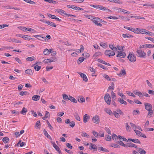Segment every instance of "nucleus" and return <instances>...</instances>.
<instances>
[{
	"instance_id": "nucleus-1",
	"label": "nucleus",
	"mask_w": 154,
	"mask_h": 154,
	"mask_svg": "<svg viewBox=\"0 0 154 154\" xmlns=\"http://www.w3.org/2000/svg\"><path fill=\"white\" fill-rule=\"evenodd\" d=\"M104 100L107 104L109 105L110 104L111 98L109 94H106L104 96Z\"/></svg>"
},
{
	"instance_id": "nucleus-2",
	"label": "nucleus",
	"mask_w": 154,
	"mask_h": 154,
	"mask_svg": "<svg viewBox=\"0 0 154 154\" xmlns=\"http://www.w3.org/2000/svg\"><path fill=\"white\" fill-rule=\"evenodd\" d=\"M136 52L137 53V56L140 57H143L146 55V53L143 51H142L140 49H137Z\"/></svg>"
},
{
	"instance_id": "nucleus-3",
	"label": "nucleus",
	"mask_w": 154,
	"mask_h": 154,
	"mask_svg": "<svg viewBox=\"0 0 154 154\" xmlns=\"http://www.w3.org/2000/svg\"><path fill=\"white\" fill-rule=\"evenodd\" d=\"M127 58L132 62H134L136 60V57L133 54H129Z\"/></svg>"
},
{
	"instance_id": "nucleus-4",
	"label": "nucleus",
	"mask_w": 154,
	"mask_h": 154,
	"mask_svg": "<svg viewBox=\"0 0 154 154\" xmlns=\"http://www.w3.org/2000/svg\"><path fill=\"white\" fill-rule=\"evenodd\" d=\"M92 121L94 123L98 124L100 122V118L98 116L95 115L92 119Z\"/></svg>"
},
{
	"instance_id": "nucleus-5",
	"label": "nucleus",
	"mask_w": 154,
	"mask_h": 154,
	"mask_svg": "<svg viewBox=\"0 0 154 154\" xmlns=\"http://www.w3.org/2000/svg\"><path fill=\"white\" fill-rule=\"evenodd\" d=\"M105 54L109 57L115 55V53L114 51L109 50L106 51Z\"/></svg>"
},
{
	"instance_id": "nucleus-6",
	"label": "nucleus",
	"mask_w": 154,
	"mask_h": 154,
	"mask_svg": "<svg viewBox=\"0 0 154 154\" xmlns=\"http://www.w3.org/2000/svg\"><path fill=\"white\" fill-rule=\"evenodd\" d=\"M77 73L80 75L81 77L83 79V80L85 82H87L88 81V79L86 75L82 72H78Z\"/></svg>"
},
{
	"instance_id": "nucleus-7",
	"label": "nucleus",
	"mask_w": 154,
	"mask_h": 154,
	"mask_svg": "<svg viewBox=\"0 0 154 154\" xmlns=\"http://www.w3.org/2000/svg\"><path fill=\"white\" fill-rule=\"evenodd\" d=\"M118 54L116 55L117 57H121L122 58H124L126 56V54L125 52H122V51H118Z\"/></svg>"
},
{
	"instance_id": "nucleus-8",
	"label": "nucleus",
	"mask_w": 154,
	"mask_h": 154,
	"mask_svg": "<svg viewBox=\"0 0 154 154\" xmlns=\"http://www.w3.org/2000/svg\"><path fill=\"white\" fill-rule=\"evenodd\" d=\"M145 109L147 110L152 109V106L151 104L148 103H145L144 104Z\"/></svg>"
},
{
	"instance_id": "nucleus-9",
	"label": "nucleus",
	"mask_w": 154,
	"mask_h": 154,
	"mask_svg": "<svg viewBox=\"0 0 154 154\" xmlns=\"http://www.w3.org/2000/svg\"><path fill=\"white\" fill-rule=\"evenodd\" d=\"M17 37H20L23 38H30V36L27 35H25L20 34H18L16 35Z\"/></svg>"
},
{
	"instance_id": "nucleus-10",
	"label": "nucleus",
	"mask_w": 154,
	"mask_h": 154,
	"mask_svg": "<svg viewBox=\"0 0 154 154\" xmlns=\"http://www.w3.org/2000/svg\"><path fill=\"white\" fill-rule=\"evenodd\" d=\"M90 116L87 114H85L83 117V122L86 123L88 122V120L89 119Z\"/></svg>"
},
{
	"instance_id": "nucleus-11",
	"label": "nucleus",
	"mask_w": 154,
	"mask_h": 154,
	"mask_svg": "<svg viewBox=\"0 0 154 154\" xmlns=\"http://www.w3.org/2000/svg\"><path fill=\"white\" fill-rule=\"evenodd\" d=\"M90 149H94V151H96L97 149V146L95 144H93L92 143H90Z\"/></svg>"
},
{
	"instance_id": "nucleus-12",
	"label": "nucleus",
	"mask_w": 154,
	"mask_h": 154,
	"mask_svg": "<svg viewBox=\"0 0 154 154\" xmlns=\"http://www.w3.org/2000/svg\"><path fill=\"white\" fill-rule=\"evenodd\" d=\"M77 100L79 102L81 103H83L85 102V98L82 96H79L77 97Z\"/></svg>"
},
{
	"instance_id": "nucleus-13",
	"label": "nucleus",
	"mask_w": 154,
	"mask_h": 154,
	"mask_svg": "<svg viewBox=\"0 0 154 154\" xmlns=\"http://www.w3.org/2000/svg\"><path fill=\"white\" fill-rule=\"evenodd\" d=\"M99 18L94 17V18H93L91 20H92L93 22H94L95 24L96 25L98 22H99Z\"/></svg>"
},
{
	"instance_id": "nucleus-14",
	"label": "nucleus",
	"mask_w": 154,
	"mask_h": 154,
	"mask_svg": "<svg viewBox=\"0 0 154 154\" xmlns=\"http://www.w3.org/2000/svg\"><path fill=\"white\" fill-rule=\"evenodd\" d=\"M128 140L131 141L133 142L134 143H138L140 144L141 143L140 142L138 139H132L131 138H128Z\"/></svg>"
},
{
	"instance_id": "nucleus-15",
	"label": "nucleus",
	"mask_w": 154,
	"mask_h": 154,
	"mask_svg": "<svg viewBox=\"0 0 154 154\" xmlns=\"http://www.w3.org/2000/svg\"><path fill=\"white\" fill-rule=\"evenodd\" d=\"M118 11L120 13L122 12L124 14H129L130 13V12L128 11L121 8H119V9Z\"/></svg>"
},
{
	"instance_id": "nucleus-16",
	"label": "nucleus",
	"mask_w": 154,
	"mask_h": 154,
	"mask_svg": "<svg viewBox=\"0 0 154 154\" xmlns=\"http://www.w3.org/2000/svg\"><path fill=\"white\" fill-rule=\"evenodd\" d=\"M126 75V71L125 69H122L119 74H118L117 75H119L120 77L125 75Z\"/></svg>"
},
{
	"instance_id": "nucleus-17",
	"label": "nucleus",
	"mask_w": 154,
	"mask_h": 154,
	"mask_svg": "<svg viewBox=\"0 0 154 154\" xmlns=\"http://www.w3.org/2000/svg\"><path fill=\"white\" fill-rule=\"evenodd\" d=\"M118 100L121 104L125 105H126L127 104V102L124 100L122 98H118Z\"/></svg>"
},
{
	"instance_id": "nucleus-18",
	"label": "nucleus",
	"mask_w": 154,
	"mask_h": 154,
	"mask_svg": "<svg viewBox=\"0 0 154 154\" xmlns=\"http://www.w3.org/2000/svg\"><path fill=\"white\" fill-rule=\"evenodd\" d=\"M69 100L75 103H77V101L76 100H75L74 98L70 95H69Z\"/></svg>"
},
{
	"instance_id": "nucleus-19",
	"label": "nucleus",
	"mask_w": 154,
	"mask_h": 154,
	"mask_svg": "<svg viewBox=\"0 0 154 154\" xmlns=\"http://www.w3.org/2000/svg\"><path fill=\"white\" fill-rule=\"evenodd\" d=\"M40 98V96L38 95H35L33 96L32 97V100L34 101H37Z\"/></svg>"
},
{
	"instance_id": "nucleus-20",
	"label": "nucleus",
	"mask_w": 154,
	"mask_h": 154,
	"mask_svg": "<svg viewBox=\"0 0 154 154\" xmlns=\"http://www.w3.org/2000/svg\"><path fill=\"white\" fill-rule=\"evenodd\" d=\"M55 11L60 14L61 15H62L63 14L64 15H65V14H66L65 11H64L62 10L61 9H57Z\"/></svg>"
},
{
	"instance_id": "nucleus-21",
	"label": "nucleus",
	"mask_w": 154,
	"mask_h": 154,
	"mask_svg": "<svg viewBox=\"0 0 154 154\" xmlns=\"http://www.w3.org/2000/svg\"><path fill=\"white\" fill-rule=\"evenodd\" d=\"M27 111V109L26 108L24 107L23 108L22 110L20 111V113L22 115H25Z\"/></svg>"
},
{
	"instance_id": "nucleus-22",
	"label": "nucleus",
	"mask_w": 154,
	"mask_h": 154,
	"mask_svg": "<svg viewBox=\"0 0 154 154\" xmlns=\"http://www.w3.org/2000/svg\"><path fill=\"white\" fill-rule=\"evenodd\" d=\"M51 143L52 144L53 147L55 149L56 151L59 150V149H60L59 147L54 142L51 141Z\"/></svg>"
},
{
	"instance_id": "nucleus-23",
	"label": "nucleus",
	"mask_w": 154,
	"mask_h": 154,
	"mask_svg": "<svg viewBox=\"0 0 154 154\" xmlns=\"http://www.w3.org/2000/svg\"><path fill=\"white\" fill-rule=\"evenodd\" d=\"M46 23H47L48 25L54 27H56L57 26L55 24L52 22L48 21V22H46Z\"/></svg>"
},
{
	"instance_id": "nucleus-24",
	"label": "nucleus",
	"mask_w": 154,
	"mask_h": 154,
	"mask_svg": "<svg viewBox=\"0 0 154 154\" xmlns=\"http://www.w3.org/2000/svg\"><path fill=\"white\" fill-rule=\"evenodd\" d=\"M104 111L107 114H109L110 115H111L112 114V112L110 109L105 108L104 109Z\"/></svg>"
},
{
	"instance_id": "nucleus-25",
	"label": "nucleus",
	"mask_w": 154,
	"mask_h": 154,
	"mask_svg": "<svg viewBox=\"0 0 154 154\" xmlns=\"http://www.w3.org/2000/svg\"><path fill=\"white\" fill-rule=\"evenodd\" d=\"M133 92L135 94L137 95H138L139 97H142L143 96L142 94L140 92H137L136 91H134Z\"/></svg>"
},
{
	"instance_id": "nucleus-26",
	"label": "nucleus",
	"mask_w": 154,
	"mask_h": 154,
	"mask_svg": "<svg viewBox=\"0 0 154 154\" xmlns=\"http://www.w3.org/2000/svg\"><path fill=\"white\" fill-rule=\"evenodd\" d=\"M148 32V31L147 30H146L145 29H140V33H142V34H146V32Z\"/></svg>"
},
{
	"instance_id": "nucleus-27",
	"label": "nucleus",
	"mask_w": 154,
	"mask_h": 154,
	"mask_svg": "<svg viewBox=\"0 0 154 154\" xmlns=\"http://www.w3.org/2000/svg\"><path fill=\"white\" fill-rule=\"evenodd\" d=\"M11 41H9V42H12L16 43H20L21 42V41L18 39H10Z\"/></svg>"
},
{
	"instance_id": "nucleus-28",
	"label": "nucleus",
	"mask_w": 154,
	"mask_h": 154,
	"mask_svg": "<svg viewBox=\"0 0 154 154\" xmlns=\"http://www.w3.org/2000/svg\"><path fill=\"white\" fill-rule=\"evenodd\" d=\"M74 116L75 119L78 121H80L81 120L80 117L77 113H75L74 114Z\"/></svg>"
},
{
	"instance_id": "nucleus-29",
	"label": "nucleus",
	"mask_w": 154,
	"mask_h": 154,
	"mask_svg": "<svg viewBox=\"0 0 154 154\" xmlns=\"http://www.w3.org/2000/svg\"><path fill=\"white\" fill-rule=\"evenodd\" d=\"M25 72L27 74L30 75H32L33 74L32 70L30 69H29L26 70L25 71Z\"/></svg>"
},
{
	"instance_id": "nucleus-30",
	"label": "nucleus",
	"mask_w": 154,
	"mask_h": 154,
	"mask_svg": "<svg viewBox=\"0 0 154 154\" xmlns=\"http://www.w3.org/2000/svg\"><path fill=\"white\" fill-rule=\"evenodd\" d=\"M122 36L124 38H133V36L131 35H130L128 34H123Z\"/></svg>"
},
{
	"instance_id": "nucleus-31",
	"label": "nucleus",
	"mask_w": 154,
	"mask_h": 154,
	"mask_svg": "<svg viewBox=\"0 0 154 154\" xmlns=\"http://www.w3.org/2000/svg\"><path fill=\"white\" fill-rule=\"evenodd\" d=\"M6 7L8 9H12L17 10H20V9L19 8L16 7H13L11 6L7 5L6 6Z\"/></svg>"
},
{
	"instance_id": "nucleus-32",
	"label": "nucleus",
	"mask_w": 154,
	"mask_h": 154,
	"mask_svg": "<svg viewBox=\"0 0 154 154\" xmlns=\"http://www.w3.org/2000/svg\"><path fill=\"white\" fill-rule=\"evenodd\" d=\"M134 131L136 134V135L139 137H140V136H141V135H142V133L139 131L136 130V129H134Z\"/></svg>"
},
{
	"instance_id": "nucleus-33",
	"label": "nucleus",
	"mask_w": 154,
	"mask_h": 154,
	"mask_svg": "<svg viewBox=\"0 0 154 154\" xmlns=\"http://www.w3.org/2000/svg\"><path fill=\"white\" fill-rule=\"evenodd\" d=\"M49 59H50V63L52 62H55L57 60V58L55 57H51V58Z\"/></svg>"
},
{
	"instance_id": "nucleus-34",
	"label": "nucleus",
	"mask_w": 154,
	"mask_h": 154,
	"mask_svg": "<svg viewBox=\"0 0 154 154\" xmlns=\"http://www.w3.org/2000/svg\"><path fill=\"white\" fill-rule=\"evenodd\" d=\"M112 138L113 140H116L118 139V136H117L115 134H113L112 135Z\"/></svg>"
},
{
	"instance_id": "nucleus-35",
	"label": "nucleus",
	"mask_w": 154,
	"mask_h": 154,
	"mask_svg": "<svg viewBox=\"0 0 154 154\" xmlns=\"http://www.w3.org/2000/svg\"><path fill=\"white\" fill-rule=\"evenodd\" d=\"M2 141L5 143H8L9 142V139L8 137H6L3 139Z\"/></svg>"
},
{
	"instance_id": "nucleus-36",
	"label": "nucleus",
	"mask_w": 154,
	"mask_h": 154,
	"mask_svg": "<svg viewBox=\"0 0 154 154\" xmlns=\"http://www.w3.org/2000/svg\"><path fill=\"white\" fill-rule=\"evenodd\" d=\"M109 48L112 50L114 51H116L117 50V48L115 46H114L112 45H109Z\"/></svg>"
},
{
	"instance_id": "nucleus-37",
	"label": "nucleus",
	"mask_w": 154,
	"mask_h": 154,
	"mask_svg": "<svg viewBox=\"0 0 154 154\" xmlns=\"http://www.w3.org/2000/svg\"><path fill=\"white\" fill-rule=\"evenodd\" d=\"M117 143L119 144L120 145L125 147H128V145H126L122 141H118Z\"/></svg>"
},
{
	"instance_id": "nucleus-38",
	"label": "nucleus",
	"mask_w": 154,
	"mask_h": 154,
	"mask_svg": "<svg viewBox=\"0 0 154 154\" xmlns=\"http://www.w3.org/2000/svg\"><path fill=\"white\" fill-rule=\"evenodd\" d=\"M138 151L141 154H145L146 153V151L141 148H139Z\"/></svg>"
},
{
	"instance_id": "nucleus-39",
	"label": "nucleus",
	"mask_w": 154,
	"mask_h": 154,
	"mask_svg": "<svg viewBox=\"0 0 154 154\" xmlns=\"http://www.w3.org/2000/svg\"><path fill=\"white\" fill-rule=\"evenodd\" d=\"M128 147H134L136 148L137 147L136 145L132 143H128Z\"/></svg>"
},
{
	"instance_id": "nucleus-40",
	"label": "nucleus",
	"mask_w": 154,
	"mask_h": 154,
	"mask_svg": "<svg viewBox=\"0 0 154 154\" xmlns=\"http://www.w3.org/2000/svg\"><path fill=\"white\" fill-rule=\"evenodd\" d=\"M140 29L136 28V29H134L133 28V29L132 32H134V33H136L137 34H139L140 33Z\"/></svg>"
},
{
	"instance_id": "nucleus-41",
	"label": "nucleus",
	"mask_w": 154,
	"mask_h": 154,
	"mask_svg": "<svg viewBox=\"0 0 154 154\" xmlns=\"http://www.w3.org/2000/svg\"><path fill=\"white\" fill-rule=\"evenodd\" d=\"M98 149L104 152H109V151L108 150L106 149L103 148V147H100L98 148Z\"/></svg>"
},
{
	"instance_id": "nucleus-42",
	"label": "nucleus",
	"mask_w": 154,
	"mask_h": 154,
	"mask_svg": "<svg viewBox=\"0 0 154 154\" xmlns=\"http://www.w3.org/2000/svg\"><path fill=\"white\" fill-rule=\"evenodd\" d=\"M25 31H28L32 33H33L35 31V30L30 28H26Z\"/></svg>"
},
{
	"instance_id": "nucleus-43",
	"label": "nucleus",
	"mask_w": 154,
	"mask_h": 154,
	"mask_svg": "<svg viewBox=\"0 0 154 154\" xmlns=\"http://www.w3.org/2000/svg\"><path fill=\"white\" fill-rule=\"evenodd\" d=\"M84 58L83 57H80L77 61V63L78 64H80L84 60Z\"/></svg>"
},
{
	"instance_id": "nucleus-44",
	"label": "nucleus",
	"mask_w": 154,
	"mask_h": 154,
	"mask_svg": "<svg viewBox=\"0 0 154 154\" xmlns=\"http://www.w3.org/2000/svg\"><path fill=\"white\" fill-rule=\"evenodd\" d=\"M106 137L105 138V140H106L110 141H111V137L108 135H106Z\"/></svg>"
},
{
	"instance_id": "nucleus-45",
	"label": "nucleus",
	"mask_w": 154,
	"mask_h": 154,
	"mask_svg": "<svg viewBox=\"0 0 154 154\" xmlns=\"http://www.w3.org/2000/svg\"><path fill=\"white\" fill-rule=\"evenodd\" d=\"M41 66L38 65H35L34 67V69L37 71H38L41 69Z\"/></svg>"
},
{
	"instance_id": "nucleus-46",
	"label": "nucleus",
	"mask_w": 154,
	"mask_h": 154,
	"mask_svg": "<svg viewBox=\"0 0 154 154\" xmlns=\"http://www.w3.org/2000/svg\"><path fill=\"white\" fill-rule=\"evenodd\" d=\"M140 114V111L138 110H134L133 112V114L134 115H136L137 114Z\"/></svg>"
},
{
	"instance_id": "nucleus-47",
	"label": "nucleus",
	"mask_w": 154,
	"mask_h": 154,
	"mask_svg": "<svg viewBox=\"0 0 154 154\" xmlns=\"http://www.w3.org/2000/svg\"><path fill=\"white\" fill-rule=\"evenodd\" d=\"M34 57H29L26 58V60L29 61H32L34 60Z\"/></svg>"
},
{
	"instance_id": "nucleus-48",
	"label": "nucleus",
	"mask_w": 154,
	"mask_h": 154,
	"mask_svg": "<svg viewBox=\"0 0 154 154\" xmlns=\"http://www.w3.org/2000/svg\"><path fill=\"white\" fill-rule=\"evenodd\" d=\"M119 17L121 19L125 20H130L129 18H127V17L123 16H119Z\"/></svg>"
},
{
	"instance_id": "nucleus-49",
	"label": "nucleus",
	"mask_w": 154,
	"mask_h": 154,
	"mask_svg": "<svg viewBox=\"0 0 154 154\" xmlns=\"http://www.w3.org/2000/svg\"><path fill=\"white\" fill-rule=\"evenodd\" d=\"M50 50L49 51L47 49H45L44 51V54L45 55H47L49 54Z\"/></svg>"
},
{
	"instance_id": "nucleus-50",
	"label": "nucleus",
	"mask_w": 154,
	"mask_h": 154,
	"mask_svg": "<svg viewBox=\"0 0 154 154\" xmlns=\"http://www.w3.org/2000/svg\"><path fill=\"white\" fill-rule=\"evenodd\" d=\"M125 126L126 130L127 131H130V130L131 128H130V126L128 125V123H127L125 124Z\"/></svg>"
},
{
	"instance_id": "nucleus-51",
	"label": "nucleus",
	"mask_w": 154,
	"mask_h": 154,
	"mask_svg": "<svg viewBox=\"0 0 154 154\" xmlns=\"http://www.w3.org/2000/svg\"><path fill=\"white\" fill-rule=\"evenodd\" d=\"M63 99L64 100H66L67 99L69 100V96L66 95L65 94H62Z\"/></svg>"
},
{
	"instance_id": "nucleus-52",
	"label": "nucleus",
	"mask_w": 154,
	"mask_h": 154,
	"mask_svg": "<svg viewBox=\"0 0 154 154\" xmlns=\"http://www.w3.org/2000/svg\"><path fill=\"white\" fill-rule=\"evenodd\" d=\"M24 1L31 4H35V2L31 0H23Z\"/></svg>"
},
{
	"instance_id": "nucleus-53",
	"label": "nucleus",
	"mask_w": 154,
	"mask_h": 154,
	"mask_svg": "<svg viewBox=\"0 0 154 154\" xmlns=\"http://www.w3.org/2000/svg\"><path fill=\"white\" fill-rule=\"evenodd\" d=\"M148 116H150V117H152L151 115H152L153 114V112L152 109H151L149 110H148Z\"/></svg>"
},
{
	"instance_id": "nucleus-54",
	"label": "nucleus",
	"mask_w": 154,
	"mask_h": 154,
	"mask_svg": "<svg viewBox=\"0 0 154 154\" xmlns=\"http://www.w3.org/2000/svg\"><path fill=\"white\" fill-rule=\"evenodd\" d=\"M91 7H93L96 9H100V7H101V5H91Z\"/></svg>"
},
{
	"instance_id": "nucleus-55",
	"label": "nucleus",
	"mask_w": 154,
	"mask_h": 154,
	"mask_svg": "<svg viewBox=\"0 0 154 154\" xmlns=\"http://www.w3.org/2000/svg\"><path fill=\"white\" fill-rule=\"evenodd\" d=\"M114 89V85L113 82H112L111 86H109L108 88V91L109 89Z\"/></svg>"
},
{
	"instance_id": "nucleus-56",
	"label": "nucleus",
	"mask_w": 154,
	"mask_h": 154,
	"mask_svg": "<svg viewBox=\"0 0 154 154\" xmlns=\"http://www.w3.org/2000/svg\"><path fill=\"white\" fill-rule=\"evenodd\" d=\"M146 48H153L154 47V45H152L150 44H146Z\"/></svg>"
},
{
	"instance_id": "nucleus-57",
	"label": "nucleus",
	"mask_w": 154,
	"mask_h": 154,
	"mask_svg": "<svg viewBox=\"0 0 154 154\" xmlns=\"http://www.w3.org/2000/svg\"><path fill=\"white\" fill-rule=\"evenodd\" d=\"M130 125H131V127H132V128H133L134 130L136 129L137 126L135 124H134L133 123L131 122H130Z\"/></svg>"
},
{
	"instance_id": "nucleus-58",
	"label": "nucleus",
	"mask_w": 154,
	"mask_h": 154,
	"mask_svg": "<svg viewBox=\"0 0 154 154\" xmlns=\"http://www.w3.org/2000/svg\"><path fill=\"white\" fill-rule=\"evenodd\" d=\"M47 15L49 17L52 19H55L56 17L55 16L50 14H48Z\"/></svg>"
},
{
	"instance_id": "nucleus-59",
	"label": "nucleus",
	"mask_w": 154,
	"mask_h": 154,
	"mask_svg": "<svg viewBox=\"0 0 154 154\" xmlns=\"http://www.w3.org/2000/svg\"><path fill=\"white\" fill-rule=\"evenodd\" d=\"M117 49H118L120 51H123V48H124V46H121L120 47L119 46H117Z\"/></svg>"
},
{
	"instance_id": "nucleus-60",
	"label": "nucleus",
	"mask_w": 154,
	"mask_h": 154,
	"mask_svg": "<svg viewBox=\"0 0 154 154\" xmlns=\"http://www.w3.org/2000/svg\"><path fill=\"white\" fill-rule=\"evenodd\" d=\"M127 93L128 94V95L130 96H132L134 97H136L134 95L133 93H131L129 91H127Z\"/></svg>"
},
{
	"instance_id": "nucleus-61",
	"label": "nucleus",
	"mask_w": 154,
	"mask_h": 154,
	"mask_svg": "<svg viewBox=\"0 0 154 154\" xmlns=\"http://www.w3.org/2000/svg\"><path fill=\"white\" fill-rule=\"evenodd\" d=\"M116 112H118V114H119L122 115H124L123 112L120 109H118L116 110Z\"/></svg>"
},
{
	"instance_id": "nucleus-62",
	"label": "nucleus",
	"mask_w": 154,
	"mask_h": 154,
	"mask_svg": "<svg viewBox=\"0 0 154 154\" xmlns=\"http://www.w3.org/2000/svg\"><path fill=\"white\" fill-rule=\"evenodd\" d=\"M50 52L52 55L55 56L56 54V51H53L52 49H50Z\"/></svg>"
},
{
	"instance_id": "nucleus-63",
	"label": "nucleus",
	"mask_w": 154,
	"mask_h": 154,
	"mask_svg": "<svg viewBox=\"0 0 154 154\" xmlns=\"http://www.w3.org/2000/svg\"><path fill=\"white\" fill-rule=\"evenodd\" d=\"M85 16L86 18H87L88 19H90L91 20H92V18H94V16H91V15H88V14L85 15Z\"/></svg>"
},
{
	"instance_id": "nucleus-64",
	"label": "nucleus",
	"mask_w": 154,
	"mask_h": 154,
	"mask_svg": "<svg viewBox=\"0 0 154 154\" xmlns=\"http://www.w3.org/2000/svg\"><path fill=\"white\" fill-rule=\"evenodd\" d=\"M113 113L114 115L116 118H118L119 117V115L118 112H117L116 111H114Z\"/></svg>"
}]
</instances>
